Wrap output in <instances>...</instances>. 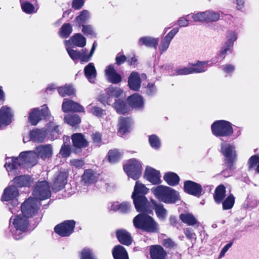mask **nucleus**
<instances>
[{
	"label": "nucleus",
	"mask_w": 259,
	"mask_h": 259,
	"mask_svg": "<svg viewBox=\"0 0 259 259\" xmlns=\"http://www.w3.org/2000/svg\"><path fill=\"white\" fill-rule=\"evenodd\" d=\"M116 237L119 241L125 245H130L132 242V238L131 234L125 230L120 229L117 230Z\"/></svg>",
	"instance_id": "obj_23"
},
{
	"label": "nucleus",
	"mask_w": 259,
	"mask_h": 259,
	"mask_svg": "<svg viewBox=\"0 0 259 259\" xmlns=\"http://www.w3.org/2000/svg\"><path fill=\"white\" fill-rule=\"evenodd\" d=\"M184 190L188 193L196 196H199L202 192L201 186L194 182L187 181L184 184Z\"/></svg>",
	"instance_id": "obj_17"
},
{
	"label": "nucleus",
	"mask_w": 259,
	"mask_h": 259,
	"mask_svg": "<svg viewBox=\"0 0 259 259\" xmlns=\"http://www.w3.org/2000/svg\"><path fill=\"white\" fill-rule=\"evenodd\" d=\"M105 75L109 81L113 83H118L121 80V76L116 72L112 65L107 67Z\"/></svg>",
	"instance_id": "obj_20"
},
{
	"label": "nucleus",
	"mask_w": 259,
	"mask_h": 259,
	"mask_svg": "<svg viewBox=\"0 0 259 259\" xmlns=\"http://www.w3.org/2000/svg\"><path fill=\"white\" fill-rule=\"evenodd\" d=\"M137 211L143 213H150L151 206L145 196H138L132 198Z\"/></svg>",
	"instance_id": "obj_11"
},
{
	"label": "nucleus",
	"mask_w": 259,
	"mask_h": 259,
	"mask_svg": "<svg viewBox=\"0 0 259 259\" xmlns=\"http://www.w3.org/2000/svg\"><path fill=\"white\" fill-rule=\"evenodd\" d=\"M144 177L153 184H158L161 182L160 172L150 166L146 167Z\"/></svg>",
	"instance_id": "obj_14"
},
{
	"label": "nucleus",
	"mask_w": 259,
	"mask_h": 259,
	"mask_svg": "<svg viewBox=\"0 0 259 259\" xmlns=\"http://www.w3.org/2000/svg\"><path fill=\"white\" fill-rule=\"evenodd\" d=\"M75 222L73 220L66 221L55 227V232L62 237L69 236L73 231Z\"/></svg>",
	"instance_id": "obj_10"
},
{
	"label": "nucleus",
	"mask_w": 259,
	"mask_h": 259,
	"mask_svg": "<svg viewBox=\"0 0 259 259\" xmlns=\"http://www.w3.org/2000/svg\"><path fill=\"white\" fill-rule=\"evenodd\" d=\"M128 84L130 88L134 91H137L140 87L141 80L139 74L133 72L128 77Z\"/></svg>",
	"instance_id": "obj_25"
},
{
	"label": "nucleus",
	"mask_w": 259,
	"mask_h": 259,
	"mask_svg": "<svg viewBox=\"0 0 259 259\" xmlns=\"http://www.w3.org/2000/svg\"><path fill=\"white\" fill-rule=\"evenodd\" d=\"M46 132L47 134H50L51 135L53 139H57L58 135L61 133L59 126L54 122H50L48 124Z\"/></svg>",
	"instance_id": "obj_35"
},
{
	"label": "nucleus",
	"mask_w": 259,
	"mask_h": 259,
	"mask_svg": "<svg viewBox=\"0 0 259 259\" xmlns=\"http://www.w3.org/2000/svg\"><path fill=\"white\" fill-rule=\"evenodd\" d=\"M151 191L158 199L166 203H174L180 199L178 192L167 186L160 185Z\"/></svg>",
	"instance_id": "obj_4"
},
{
	"label": "nucleus",
	"mask_w": 259,
	"mask_h": 259,
	"mask_svg": "<svg viewBox=\"0 0 259 259\" xmlns=\"http://www.w3.org/2000/svg\"><path fill=\"white\" fill-rule=\"evenodd\" d=\"M184 233L186 237L189 240H195L196 239V235L194 232L193 230L191 228H186L184 229Z\"/></svg>",
	"instance_id": "obj_61"
},
{
	"label": "nucleus",
	"mask_w": 259,
	"mask_h": 259,
	"mask_svg": "<svg viewBox=\"0 0 259 259\" xmlns=\"http://www.w3.org/2000/svg\"><path fill=\"white\" fill-rule=\"evenodd\" d=\"M90 18L91 15L89 11L84 10L75 18L74 21L79 25H82L88 22Z\"/></svg>",
	"instance_id": "obj_40"
},
{
	"label": "nucleus",
	"mask_w": 259,
	"mask_h": 259,
	"mask_svg": "<svg viewBox=\"0 0 259 259\" xmlns=\"http://www.w3.org/2000/svg\"><path fill=\"white\" fill-rule=\"evenodd\" d=\"M50 115V112L47 105H44L41 109L37 108L32 109L29 112V121L32 125H36L41 119V116L47 117Z\"/></svg>",
	"instance_id": "obj_9"
},
{
	"label": "nucleus",
	"mask_w": 259,
	"mask_h": 259,
	"mask_svg": "<svg viewBox=\"0 0 259 259\" xmlns=\"http://www.w3.org/2000/svg\"><path fill=\"white\" fill-rule=\"evenodd\" d=\"M82 180L86 184H92L96 182L98 179V174L91 169L84 170L82 175Z\"/></svg>",
	"instance_id": "obj_30"
},
{
	"label": "nucleus",
	"mask_w": 259,
	"mask_h": 259,
	"mask_svg": "<svg viewBox=\"0 0 259 259\" xmlns=\"http://www.w3.org/2000/svg\"><path fill=\"white\" fill-rule=\"evenodd\" d=\"M72 44L78 47H83L86 45L85 38L80 33H76L70 38Z\"/></svg>",
	"instance_id": "obj_43"
},
{
	"label": "nucleus",
	"mask_w": 259,
	"mask_h": 259,
	"mask_svg": "<svg viewBox=\"0 0 259 259\" xmlns=\"http://www.w3.org/2000/svg\"><path fill=\"white\" fill-rule=\"evenodd\" d=\"M163 178L165 181L170 186H175L178 184L180 181L179 177L176 173L172 172L166 173Z\"/></svg>",
	"instance_id": "obj_37"
},
{
	"label": "nucleus",
	"mask_w": 259,
	"mask_h": 259,
	"mask_svg": "<svg viewBox=\"0 0 259 259\" xmlns=\"http://www.w3.org/2000/svg\"><path fill=\"white\" fill-rule=\"evenodd\" d=\"M71 165L75 168H81L84 164V162L82 159H73L70 161Z\"/></svg>",
	"instance_id": "obj_64"
},
{
	"label": "nucleus",
	"mask_w": 259,
	"mask_h": 259,
	"mask_svg": "<svg viewBox=\"0 0 259 259\" xmlns=\"http://www.w3.org/2000/svg\"><path fill=\"white\" fill-rule=\"evenodd\" d=\"M19 195V191L17 188L14 186L7 187L4 191L2 197L3 201H9L16 198Z\"/></svg>",
	"instance_id": "obj_22"
},
{
	"label": "nucleus",
	"mask_w": 259,
	"mask_h": 259,
	"mask_svg": "<svg viewBox=\"0 0 259 259\" xmlns=\"http://www.w3.org/2000/svg\"><path fill=\"white\" fill-rule=\"evenodd\" d=\"M154 206L155 212L158 218L161 220H164L167 215V211L164 208L163 204H157L154 200L151 201Z\"/></svg>",
	"instance_id": "obj_39"
},
{
	"label": "nucleus",
	"mask_w": 259,
	"mask_h": 259,
	"mask_svg": "<svg viewBox=\"0 0 259 259\" xmlns=\"http://www.w3.org/2000/svg\"><path fill=\"white\" fill-rule=\"evenodd\" d=\"M158 38L146 36L141 37L139 39V44L140 46L145 45L148 47H153L156 49L158 45Z\"/></svg>",
	"instance_id": "obj_29"
},
{
	"label": "nucleus",
	"mask_w": 259,
	"mask_h": 259,
	"mask_svg": "<svg viewBox=\"0 0 259 259\" xmlns=\"http://www.w3.org/2000/svg\"><path fill=\"white\" fill-rule=\"evenodd\" d=\"M204 12L205 22L209 23L217 22L220 19V14L219 13L210 10L205 11Z\"/></svg>",
	"instance_id": "obj_44"
},
{
	"label": "nucleus",
	"mask_w": 259,
	"mask_h": 259,
	"mask_svg": "<svg viewBox=\"0 0 259 259\" xmlns=\"http://www.w3.org/2000/svg\"><path fill=\"white\" fill-rule=\"evenodd\" d=\"M46 131L42 130H35L30 132V139L36 142H42L45 138L46 135Z\"/></svg>",
	"instance_id": "obj_33"
},
{
	"label": "nucleus",
	"mask_w": 259,
	"mask_h": 259,
	"mask_svg": "<svg viewBox=\"0 0 259 259\" xmlns=\"http://www.w3.org/2000/svg\"><path fill=\"white\" fill-rule=\"evenodd\" d=\"M58 92L62 97L70 96L75 94V91L72 86L65 85L59 88Z\"/></svg>",
	"instance_id": "obj_45"
},
{
	"label": "nucleus",
	"mask_w": 259,
	"mask_h": 259,
	"mask_svg": "<svg viewBox=\"0 0 259 259\" xmlns=\"http://www.w3.org/2000/svg\"><path fill=\"white\" fill-rule=\"evenodd\" d=\"M71 153V149L69 145H66L64 143L60 149V154L62 157H67Z\"/></svg>",
	"instance_id": "obj_60"
},
{
	"label": "nucleus",
	"mask_w": 259,
	"mask_h": 259,
	"mask_svg": "<svg viewBox=\"0 0 259 259\" xmlns=\"http://www.w3.org/2000/svg\"><path fill=\"white\" fill-rule=\"evenodd\" d=\"M208 61H198L196 64L190 65L192 73H198L205 72L207 69Z\"/></svg>",
	"instance_id": "obj_34"
},
{
	"label": "nucleus",
	"mask_w": 259,
	"mask_h": 259,
	"mask_svg": "<svg viewBox=\"0 0 259 259\" xmlns=\"http://www.w3.org/2000/svg\"><path fill=\"white\" fill-rule=\"evenodd\" d=\"M128 101L129 104L133 108L140 109L144 105L142 97L136 94L129 97L128 98Z\"/></svg>",
	"instance_id": "obj_26"
},
{
	"label": "nucleus",
	"mask_w": 259,
	"mask_h": 259,
	"mask_svg": "<svg viewBox=\"0 0 259 259\" xmlns=\"http://www.w3.org/2000/svg\"><path fill=\"white\" fill-rule=\"evenodd\" d=\"M35 151L38 157L46 159L50 158L53 155V148L51 145L46 144L37 147Z\"/></svg>",
	"instance_id": "obj_16"
},
{
	"label": "nucleus",
	"mask_w": 259,
	"mask_h": 259,
	"mask_svg": "<svg viewBox=\"0 0 259 259\" xmlns=\"http://www.w3.org/2000/svg\"><path fill=\"white\" fill-rule=\"evenodd\" d=\"M150 255L151 259H165L166 253L160 245H153L150 248Z\"/></svg>",
	"instance_id": "obj_21"
},
{
	"label": "nucleus",
	"mask_w": 259,
	"mask_h": 259,
	"mask_svg": "<svg viewBox=\"0 0 259 259\" xmlns=\"http://www.w3.org/2000/svg\"><path fill=\"white\" fill-rule=\"evenodd\" d=\"M175 72L174 73V74L176 75H188L192 74L190 65L188 67L177 68L175 70Z\"/></svg>",
	"instance_id": "obj_55"
},
{
	"label": "nucleus",
	"mask_w": 259,
	"mask_h": 259,
	"mask_svg": "<svg viewBox=\"0 0 259 259\" xmlns=\"http://www.w3.org/2000/svg\"><path fill=\"white\" fill-rule=\"evenodd\" d=\"M114 108L117 112L124 114L129 110V107L125 104L123 101L116 100L114 103Z\"/></svg>",
	"instance_id": "obj_46"
},
{
	"label": "nucleus",
	"mask_w": 259,
	"mask_h": 259,
	"mask_svg": "<svg viewBox=\"0 0 259 259\" xmlns=\"http://www.w3.org/2000/svg\"><path fill=\"white\" fill-rule=\"evenodd\" d=\"M72 30V26L70 24H64L60 29V35L63 38H66L70 34Z\"/></svg>",
	"instance_id": "obj_48"
},
{
	"label": "nucleus",
	"mask_w": 259,
	"mask_h": 259,
	"mask_svg": "<svg viewBox=\"0 0 259 259\" xmlns=\"http://www.w3.org/2000/svg\"><path fill=\"white\" fill-rule=\"evenodd\" d=\"M149 141L150 145L155 149L159 148L160 142L159 138L155 135H151L149 136Z\"/></svg>",
	"instance_id": "obj_57"
},
{
	"label": "nucleus",
	"mask_w": 259,
	"mask_h": 259,
	"mask_svg": "<svg viewBox=\"0 0 259 259\" xmlns=\"http://www.w3.org/2000/svg\"><path fill=\"white\" fill-rule=\"evenodd\" d=\"M84 74L91 83H94L97 76L96 70L93 63H90L84 69Z\"/></svg>",
	"instance_id": "obj_27"
},
{
	"label": "nucleus",
	"mask_w": 259,
	"mask_h": 259,
	"mask_svg": "<svg viewBox=\"0 0 259 259\" xmlns=\"http://www.w3.org/2000/svg\"><path fill=\"white\" fill-rule=\"evenodd\" d=\"M123 169L128 177L135 180L138 179L142 174V165L141 163L136 159L129 160L124 165Z\"/></svg>",
	"instance_id": "obj_6"
},
{
	"label": "nucleus",
	"mask_w": 259,
	"mask_h": 259,
	"mask_svg": "<svg viewBox=\"0 0 259 259\" xmlns=\"http://www.w3.org/2000/svg\"><path fill=\"white\" fill-rule=\"evenodd\" d=\"M13 113L10 107L3 106L0 109V127H5L12 121Z\"/></svg>",
	"instance_id": "obj_12"
},
{
	"label": "nucleus",
	"mask_w": 259,
	"mask_h": 259,
	"mask_svg": "<svg viewBox=\"0 0 259 259\" xmlns=\"http://www.w3.org/2000/svg\"><path fill=\"white\" fill-rule=\"evenodd\" d=\"M189 16H191L192 19L195 22H205V12H199L196 13H192L187 15L186 17Z\"/></svg>",
	"instance_id": "obj_52"
},
{
	"label": "nucleus",
	"mask_w": 259,
	"mask_h": 259,
	"mask_svg": "<svg viewBox=\"0 0 259 259\" xmlns=\"http://www.w3.org/2000/svg\"><path fill=\"white\" fill-rule=\"evenodd\" d=\"M235 202V197L233 194H230L223 202V208L225 210L232 208Z\"/></svg>",
	"instance_id": "obj_51"
},
{
	"label": "nucleus",
	"mask_w": 259,
	"mask_h": 259,
	"mask_svg": "<svg viewBox=\"0 0 259 259\" xmlns=\"http://www.w3.org/2000/svg\"><path fill=\"white\" fill-rule=\"evenodd\" d=\"M133 224L136 228L148 233H156L159 231L158 224L150 216L141 213L133 219Z\"/></svg>",
	"instance_id": "obj_3"
},
{
	"label": "nucleus",
	"mask_w": 259,
	"mask_h": 259,
	"mask_svg": "<svg viewBox=\"0 0 259 259\" xmlns=\"http://www.w3.org/2000/svg\"><path fill=\"white\" fill-rule=\"evenodd\" d=\"M131 205L127 202H123L120 204L118 202L114 203L111 206V209L114 211L119 210L122 213H126L130 210Z\"/></svg>",
	"instance_id": "obj_36"
},
{
	"label": "nucleus",
	"mask_w": 259,
	"mask_h": 259,
	"mask_svg": "<svg viewBox=\"0 0 259 259\" xmlns=\"http://www.w3.org/2000/svg\"><path fill=\"white\" fill-rule=\"evenodd\" d=\"M62 110L65 112L74 111L77 112H84L83 107L79 103L71 100H64L62 106Z\"/></svg>",
	"instance_id": "obj_15"
},
{
	"label": "nucleus",
	"mask_w": 259,
	"mask_h": 259,
	"mask_svg": "<svg viewBox=\"0 0 259 259\" xmlns=\"http://www.w3.org/2000/svg\"><path fill=\"white\" fill-rule=\"evenodd\" d=\"M106 93L108 96L112 97H118L122 94V91L119 88H114L113 87H110L107 89Z\"/></svg>",
	"instance_id": "obj_54"
},
{
	"label": "nucleus",
	"mask_w": 259,
	"mask_h": 259,
	"mask_svg": "<svg viewBox=\"0 0 259 259\" xmlns=\"http://www.w3.org/2000/svg\"><path fill=\"white\" fill-rule=\"evenodd\" d=\"M237 33L233 31H229L226 35V41L225 44L231 46L233 47L234 42L237 39Z\"/></svg>",
	"instance_id": "obj_49"
},
{
	"label": "nucleus",
	"mask_w": 259,
	"mask_h": 259,
	"mask_svg": "<svg viewBox=\"0 0 259 259\" xmlns=\"http://www.w3.org/2000/svg\"><path fill=\"white\" fill-rule=\"evenodd\" d=\"M259 162V155H256L252 156L249 159L248 165L249 168L251 169L256 165Z\"/></svg>",
	"instance_id": "obj_62"
},
{
	"label": "nucleus",
	"mask_w": 259,
	"mask_h": 259,
	"mask_svg": "<svg viewBox=\"0 0 259 259\" xmlns=\"http://www.w3.org/2000/svg\"><path fill=\"white\" fill-rule=\"evenodd\" d=\"M212 134L218 137L231 136L233 132L231 123L226 120H218L211 125Z\"/></svg>",
	"instance_id": "obj_5"
},
{
	"label": "nucleus",
	"mask_w": 259,
	"mask_h": 259,
	"mask_svg": "<svg viewBox=\"0 0 259 259\" xmlns=\"http://www.w3.org/2000/svg\"><path fill=\"white\" fill-rule=\"evenodd\" d=\"M40 202L36 198H29L21 206L22 214L27 218L32 217L39 208Z\"/></svg>",
	"instance_id": "obj_7"
},
{
	"label": "nucleus",
	"mask_w": 259,
	"mask_h": 259,
	"mask_svg": "<svg viewBox=\"0 0 259 259\" xmlns=\"http://www.w3.org/2000/svg\"><path fill=\"white\" fill-rule=\"evenodd\" d=\"M38 156L35 151H28L21 152L17 158H7L5 167L9 175H15L14 171L19 166L23 165L33 166L37 162Z\"/></svg>",
	"instance_id": "obj_1"
},
{
	"label": "nucleus",
	"mask_w": 259,
	"mask_h": 259,
	"mask_svg": "<svg viewBox=\"0 0 259 259\" xmlns=\"http://www.w3.org/2000/svg\"><path fill=\"white\" fill-rule=\"evenodd\" d=\"M28 218L22 214L12 216L10 220V225L14 230H12L15 239L19 240L23 237V234L28 228Z\"/></svg>",
	"instance_id": "obj_2"
},
{
	"label": "nucleus",
	"mask_w": 259,
	"mask_h": 259,
	"mask_svg": "<svg viewBox=\"0 0 259 259\" xmlns=\"http://www.w3.org/2000/svg\"><path fill=\"white\" fill-rule=\"evenodd\" d=\"M148 191V189L144 185L139 181H137L132 197L134 198V197H138V196H144L147 193Z\"/></svg>",
	"instance_id": "obj_32"
},
{
	"label": "nucleus",
	"mask_w": 259,
	"mask_h": 259,
	"mask_svg": "<svg viewBox=\"0 0 259 259\" xmlns=\"http://www.w3.org/2000/svg\"><path fill=\"white\" fill-rule=\"evenodd\" d=\"M180 219L185 224L189 226L198 225L199 223L195 217L189 212L182 213L180 215Z\"/></svg>",
	"instance_id": "obj_31"
},
{
	"label": "nucleus",
	"mask_w": 259,
	"mask_h": 259,
	"mask_svg": "<svg viewBox=\"0 0 259 259\" xmlns=\"http://www.w3.org/2000/svg\"><path fill=\"white\" fill-rule=\"evenodd\" d=\"M92 56H91V53L88 55V50L87 49L81 50L79 51V58L78 59L80 60L82 63L88 62Z\"/></svg>",
	"instance_id": "obj_56"
},
{
	"label": "nucleus",
	"mask_w": 259,
	"mask_h": 259,
	"mask_svg": "<svg viewBox=\"0 0 259 259\" xmlns=\"http://www.w3.org/2000/svg\"><path fill=\"white\" fill-rule=\"evenodd\" d=\"M122 155L123 153L119 150H111L108 152V160L111 163H115L121 159Z\"/></svg>",
	"instance_id": "obj_42"
},
{
	"label": "nucleus",
	"mask_w": 259,
	"mask_h": 259,
	"mask_svg": "<svg viewBox=\"0 0 259 259\" xmlns=\"http://www.w3.org/2000/svg\"><path fill=\"white\" fill-rule=\"evenodd\" d=\"M221 151L229 164L233 162L236 158V151L233 145L223 142L221 144Z\"/></svg>",
	"instance_id": "obj_13"
},
{
	"label": "nucleus",
	"mask_w": 259,
	"mask_h": 259,
	"mask_svg": "<svg viewBox=\"0 0 259 259\" xmlns=\"http://www.w3.org/2000/svg\"><path fill=\"white\" fill-rule=\"evenodd\" d=\"M33 194L36 197V199L39 200L49 198L51 196V191L48 183L46 181L38 182L36 184Z\"/></svg>",
	"instance_id": "obj_8"
},
{
	"label": "nucleus",
	"mask_w": 259,
	"mask_h": 259,
	"mask_svg": "<svg viewBox=\"0 0 259 259\" xmlns=\"http://www.w3.org/2000/svg\"><path fill=\"white\" fill-rule=\"evenodd\" d=\"M112 254L114 259H128L125 248L121 245L115 246L112 250Z\"/></svg>",
	"instance_id": "obj_28"
},
{
	"label": "nucleus",
	"mask_w": 259,
	"mask_h": 259,
	"mask_svg": "<svg viewBox=\"0 0 259 259\" xmlns=\"http://www.w3.org/2000/svg\"><path fill=\"white\" fill-rule=\"evenodd\" d=\"M82 32L85 35H90L91 37H96V33L95 29L92 25L90 24H83L81 25Z\"/></svg>",
	"instance_id": "obj_50"
},
{
	"label": "nucleus",
	"mask_w": 259,
	"mask_h": 259,
	"mask_svg": "<svg viewBox=\"0 0 259 259\" xmlns=\"http://www.w3.org/2000/svg\"><path fill=\"white\" fill-rule=\"evenodd\" d=\"M132 124V120L129 118L121 117L119 120L118 132L120 134L123 135L130 131Z\"/></svg>",
	"instance_id": "obj_24"
},
{
	"label": "nucleus",
	"mask_w": 259,
	"mask_h": 259,
	"mask_svg": "<svg viewBox=\"0 0 259 259\" xmlns=\"http://www.w3.org/2000/svg\"><path fill=\"white\" fill-rule=\"evenodd\" d=\"M65 122L71 126H74L80 122V118L77 114H69L65 117Z\"/></svg>",
	"instance_id": "obj_47"
},
{
	"label": "nucleus",
	"mask_w": 259,
	"mask_h": 259,
	"mask_svg": "<svg viewBox=\"0 0 259 259\" xmlns=\"http://www.w3.org/2000/svg\"><path fill=\"white\" fill-rule=\"evenodd\" d=\"M66 50L69 56L73 60H75L79 59V51H77L69 48H67Z\"/></svg>",
	"instance_id": "obj_63"
},
{
	"label": "nucleus",
	"mask_w": 259,
	"mask_h": 259,
	"mask_svg": "<svg viewBox=\"0 0 259 259\" xmlns=\"http://www.w3.org/2000/svg\"><path fill=\"white\" fill-rule=\"evenodd\" d=\"M225 187L223 185L218 186L214 192V199L217 203H220L225 197Z\"/></svg>",
	"instance_id": "obj_41"
},
{
	"label": "nucleus",
	"mask_w": 259,
	"mask_h": 259,
	"mask_svg": "<svg viewBox=\"0 0 259 259\" xmlns=\"http://www.w3.org/2000/svg\"><path fill=\"white\" fill-rule=\"evenodd\" d=\"M23 11L27 14H31L35 12L33 5L29 2H20Z\"/></svg>",
	"instance_id": "obj_53"
},
{
	"label": "nucleus",
	"mask_w": 259,
	"mask_h": 259,
	"mask_svg": "<svg viewBox=\"0 0 259 259\" xmlns=\"http://www.w3.org/2000/svg\"><path fill=\"white\" fill-rule=\"evenodd\" d=\"M72 144L74 147L77 148H85L88 146V142L84 136L80 133H75L71 137Z\"/></svg>",
	"instance_id": "obj_19"
},
{
	"label": "nucleus",
	"mask_w": 259,
	"mask_h": 259,
	"mask_svg": "<svg viewBox=\"0 0 259 259\" xmlns=\"http://www.w3.org/2000/svg\"><path fill=\"white\" fill-rule=\"evenodd\" d=\"M13 181L18 187L28 186L31 183V178L27 176H20L15 177Z\"/></svg>",
	"instance_id": "obj_38"
},
{
	"label": "nucleus",
	"mask_w": 259,
	"mask_h": 259,
	"mask_svg": "<svg viewBox=\"0 0 259 259\" xmlns=\"http://www.w3.org/2000/svg\"><path fill=\"white\" fill-rule=\"evenodd\" d=\"M67 174L65 172H60L55 179L52 188L55 191H58L63 189L67 183Z\"/></svg>",
	"instance_id": "obj_18"
},
{
	"label": "nucleus",
	"mask_w": 259,
	"mask_h": 259,
	"mask_svg": "<svg viewBox=\"0 0 259 259\" xmlns=\"http://www.w3.org/2000/svg\"><path fill=\"white\" fill-rule=\"evenodd\" d=\"M91 113L98 117H102L105 114V111L101 108L94 106L91 110Z\"/></svg>",
	"instance_id": "obj_58"
},
{
	"label": "nucleus",
	"mask_w": 259,
	"mask_h": 259,
	"mask_svg": "<svg viewBox=\"0 0 259 259\" xmlns=\"http://www.w3.org/2000/svg\"><path fill=\"white\" fill-rule=\"evenodd\" d=\"M81 259H96L92 251L89 248L83 249L81 252Z\"/></svg>",
	"instance_id": "obj_59"
}]
</instances>
